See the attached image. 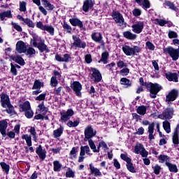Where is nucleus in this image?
Masks as SVG:
<instances>
[{
  "instance_id": "4",
  "label": "nucleus",
  "mask_w": 179,
  "mask_h": 179,
  "mask_svg": "<svg viewBox=\"0 0 179 179\" xmlns=\"http://www.w3.org/2000/svg\"><path fill=\"white\" fill-rule=\"evenodd\" d=\"M174 116V108H167L164 111L159 115L161 120H171Z\"/></svg>"
},
{
  "instance_id": "52",
  "label": "nucleus",
  "mask_w": 179,
  "mask_h": 179,
  "mask_svg": "<svg viewBox=\"0 0 179 179\" xmlns=\"http://www.w3.org/2000/svg\"><path fill=\"white\" fill-rule=\"evenodd\" d=\"M23 22L24 23H25V24L28 25L29 27H31L32 29H34L35 24L34 22L31 21V20L26 18L25 20H23Z\"/></svg>"
},
{
  "instance_id": "17",
  "label": "nucleus",
  "mask_w": 179,
  "mask_h": 179,
  "mask_svg": "<svg viewBox=\"0 0 179 179\" xmlns=\"http://www.w3.org/2000/svg\"><path fill=\"white\" fill-rule=\"evenodd\" d=\"M8 128V122L6 120L0 121V132L3 136H6V129Z\"/></svg>"
},
{
  "instance_id": "63",
  "label": "nucleus",
  "mask_w": 179,
  "mask_h": 179,
  "mask_svg": "<svg viewBox=\"0 0 179 179\" xmlns=\"http://www.w3.org/2000/svg\"><path fill=\"white\" fill-rule=\"evenodd\" d=\"M155 23L156 24H159V26H164V24H167V21L164 20L156 19Z\"/></svg>"
},
{
  "instance_id": "47",
  "label": "nucleus",
  "mask_w": 179,
  "mask_h": 179,
  "mask_svg": "<svg viewBox=\"0 0 179 179\" xmlns=\"http://www.w3.org/2000/svg\"><path fill=\"white\" fill-rule=\"evenodd\" d=\"M147 107L145 106H139L137 108V113L138 114H140V115H145L146 114V110H147Z\"/></svg>"
},
{
  "instance_id": "5",
  "label": "nucleus",
  "mask_w": 179,
  "mask_h": 179,
  "mask_svg": "<svg viewBox=\"0 0 179 179\" xmlns=\"http://www.w3.org/2000/svg\"><path fill=\"white\" fill-rule=\"evenodd\" d=\"M164 52L169 54L172 58L173 61H177L179 57L178 50L175 49L174 48L169 47L164 49Z\"/></svg>"
},
{
  "instance_id": "20",
  "label": "nucleus",
  "mask_w": 179,
  "mask_h": 179,
  "mask_svg": "<svg viewBox=\"0 0 179 179\" xmlns=\"http://www.w3.org/2000/svg\"><path fill=\"white\" fill-rule=\"evenodd\" d=\"M143 9H149L150 8V1L149 0H134Z\"/></svg>"
},
{
  "instance_id": "53",
  "label": "nucleus",
  "mask_w": 179,
  "mask_h": 179,
  "mask_svg": "<svg viewBox=\"0 0 179 179\" xmlns=\"http://www.w3.org/2000/svg\"><path fill=\"white\" fill-rule=\"evenodd\" d=\"M127 167L129 171H130L131 173H136V171H135V167H134V164H132V162H127Z\"/></svg>"
},
{
  "instance_id": "18",
  "label": "nucleus",
  "mask_w": 179,
  "mask_h": 179,
  "mask_svg": "<svg viewBox=\"0 0 179 179\" xmlns=\"http://www.w3.org/2000/svg\"><path fill=\"white\" fill-rule=\"evenodd\" d=\"M1 101L2 107H9L10 102H9V96L6 94H2L1 95Z\"/></svg>"
},
{
  "instance_id": "19",
  "label": "nucleus",
  "mask_w": 179,
  "mask_h": 179,
  "mask_svg": "<svg viewBox=\"0 0 179 179\" xmlns=\"http://www.w3.org/2000/svg\"><path fill=\"white\" fill-rule=\"evenodd\" d=\"M69 22L72 26L80 27V29H83V22L78 18H71Z\"/></svg>"
},
{
  "instance_id": "15",
  "label": "nucleus",
  "mask_w": 179,
  "mask_h": 179,
  "mask_svg": "<svg viewBox=\"0 0 179 179\" xmlns=\"http://www.w3.org/2000/svg\"><path fill=\"white\" fill-rule=\"evenodd\" d=\"M71 58V55L66 53L64 54L62 57H61L59 55H55V59L59 62H69Z\"/></svg>"
},
{
  "instance_id": "54",
  "label": "nucleus",
  "mask_w": 179,
  "mask_h": 179,
  "mask_svg": "<svg viewBox=\"0 0 179 179\" xmlns=\"http://www.w3.org/2000/svg\"><path fill=\"white\" fill-rule=\"evenodd\" d=\"M43 30L50 33L51 36H54V27H52V26L45 25V29Z\"/></svg>"
},
{
  "instance_id": "37",
  "label": "nucleus",
  "mask_w": 179,
  "mask_h": 179,
  "mask_svg": "<svg viewBox=\"0 0 179 179\" xmlns=\"http://www.w3.org/2000/svg\"><path fill=\"white\" fill-rule=\"evenodd\" d=\"M108 57H109L108 52H103L101 55V58L99 61V62H103V64H108V61H107V59H108Z\"/></svg>"
},
{
  "instance_id": "56",
  "label": "nucleus",
  "mask_w": 179,
  "mask_h": 179,
  "mask_svg": "<svg viewBox=\"0 0 179 179\" xmlns=\"http://www.w3.org/2000/svg\"><path fill=\"white\" fill-rule=\"evenodd\" d=\"M120 157L122 160L127 163H129L131 162V158L129 157V156L127 154H121Z\"/></svg>"
},
{
  "instance_id": "13",
  "label": "nucleus",
  "mask_w": 179,
  "mask_h": 179,
  "mask_svg": "<svg viewBox=\"0 0 179 179\" xmlns=\"http://www.w3.org/2000/svg\"><path fill=\"white\" fill-rule=\"evenodd\" d=\"M91 71L92 72L91 79H92L94 82H100V80L102 79L100 71L94 68L91 69Z\"/></svg>"
},
{
  "instance_id": "40",
  "label": "nucleus",
  "mask_w": 179,
  "mask_h": 179,
  "mask_svg": "<svg viewBox=\"0 0 179 179\" xmlns=\"http://www.w3.org/2000/svg\"><path fill=\"white\" fill-rule=\"evenodd\" d=\"M120 83H121V85L126 86V87H129L132 85V82H131V80H128L126 78H121Z\"/></svg>"
},
{
  "instance_id": "27",
  "label": "nucleus",
  "mask_w": 179,
  "mask_h": 179,
  "mask_svg": "<svg viewBox=\"0 0 179 179\" xmlns=\"http://www.w3.org/2000/svg\"><path fill=\"white\" fill-rule=\"evenodd\" d=\"M11 59H13V61H14L17 64H19V65H21L22 66L24 65V59H23V58H22V57L19 55L12 56Z\"/></svg>"
},
{
  "instance_id": "28",
  "label": "nucleus",
  "mask_w": 179,
  "mask_h": 179,
  "mask_svg": "<svg viewBox=\"0 0 179 179\" xmlns=\"http://www.w3.org/2000/svg\"><path fill=\"white\" fill-rule=\"evenodd\" d=\"M92 38L95 43H100L103 40V36L100 33L94 32L92 34Z\"/></svg>"
},
{
  "instance_id": "25",
  "label": "nucleus",
  "mask_w": 179,
  "mask_h": 179,
  "mask_svg": "<svg viewBox=\"0 0 179 179\" xmlns=\"http://www.w3.org/2000/svg\"><path fill=\"white\" fill-rule=\"evenodd\" d=\"M5 17H7L8 19H12V13L10 10L0 13V20L3 21L5 20Z\"/></svg>"
},
{
  "instance_id": "45",
  "label": "nucleus",
  "mask_w": 179,
  "mask_h": 179,
  "mask_svg": "<svg viewBox=\"0 0 179 179\" xmlns=\"http://www.w3.org/2000/svg\"><path fill=\"white\" fill-rule=\"evenodd\" d=\"M66 178H75V171L71 168H68L66 172Z\"/></svg>"
},
{
  "instance_id": "58",
  "label": "nucleus",
  "mask_w": 179,
  "mask_h": 179,
  "mask_svg": "<svg viewBox=\"0 0 179 179\" xmlns=\"http://www.w3.org/2000/svg\"><path fill=\"white\" fill-rule=\"evenodd\" d=\"M33 115H34V113H33V110H31V108L28 110H25V117L27 118H32Z\"/></svg>"
},
{
  "instance_id": "35",
  "label": "nucleus",
  "mask_w": 179,
  "mask_h": 179,
  "mask_svg": "<svg viewBox=\"0 0 179 179\" xmlns=\"http://www.w3.org/2000/svg\"><path fill=\"white\" fill-rule=\"evenodd\" d=\"M166 166L171 173H178V169H177V165L166 162Z\"/></svg>"
},
{
  "instance_id": "30",
  "label": "nucleus",
  "mask_w": 179,
  "mask_h": 179,
  "mask_svg": "<svg viewBox=\"0 0 179 179\" xmlns=\"http://www.w3.org/2000/svg\"><path fill=\"white\" fill-rule=\"evenodd\" d=\"M38 111L41 113V114H43V115H45L47 113H48V108L45 107L44 106V101H43L41 104L38 106Z\"/></svg>"
},
{
  "instance_id": "49",
  "label": "nucleus",
  "mask_w": 179,
  "mask_h": 179,
  "mask_svg": "<svg viewBox=\"0 0 179 179\" xmlns=\"http://www.w3.org/2000/svg\"><path fill=\"white\" fill-rule=\"evenodd\" d=\"M100 148H102L104 152H107V150L108 149V146L107 145V143H106L104 141H100L98 145L99 150L100 152Z\"/></svg>"
},
{
  "instance_id": "41",
  "label": "nucleus",
  "mask_w": 179,
  "mask_h": 179,
  "mask_svg": "<svg viewBox=\"0 0 179 179\" xmlns=\"http://www.w3.org/2000/svg\"><path fill=\"white\" fill-rule=\"evenodd\" d=\"M62 167V164H61V163H59V161L53 162L54 171H56V172L61 171Z\"/></svg>"
},
{
  "instance_id": "36",
  "label": "nucleus",
  "mask_w": 179,
  "mask_h": 179,
  "mask_svg": "<svg viewBox=\"0 0 179 179\" xmlns=\"http://www.w3.org/2000/svg\"><path fill=\"white\" fill-rule=\"evenodd\" d=\"M22 139H24V141H26V143L27 145V146H29L30 148V146H31L32 143H31V136L29 135V134H24L22 136Z\"/></svg>"
},
{
  "instance_id": "16",
  "label": "nucleus",
  "mask_w": 179,
  "mask_h": 179,
  "mask_svg": "<svg viewBox=\"0 0 179 179\" xmlns=\"http://www.w3.org/2000/svg\"><path fill=\"white\" fill-rule=\"evenodd\" d=\"M31 36L33 38L31 39V44L33 47L37 48L38 43H41L43 40L34 32L31 33Z\"/></svg>"
},
{
  "instance_id": "3",
  "label": "nucleus",
  "mask_w": 179,
  "mask_h": 179,
  "mask_svg": "<svg viewBox=\"0 0 179 179\" xmlns=\"http://www.w3.org/2000/svg\"><path fill=\"white\" fill-rule=\"evenodd\" d=\"M134 153L136 155H141L143 157H148L149 155V152L141 143H137L134 146Z\"/></svg>"
},
{
  "instance_id": "46",
  "label": "nucleus",
  "mask_w": 179,
  "mask_h": 179,
  "mask_svg": "<svg viewBox=\"0 0 179 179\" xmlns=\"http://www.w3.org/2000/svg\"><path fill=\"white\" fill-rule=\"evenodd\" d=\"M163 128L166 131V134H170V132H171L170 122H169V121L164 122H163Z\"/></svg>"
},
{
  "instance_id": "61",
  "label": "nucleus",
  "mask_w": 179,
  "mask_h": 179,
  "mask_svg": "<svg viewBox=\"0 0 179 179\" xmlns=\"http://www.w3.org/2000/svg\"><path fill=\"white\" fill-rule=\"evenodd\" d=\"M169 38H177V37H178V34L174 31H169Z\"/></svg>"
},
{
  "instance_id": "23",
  "label": "nucleus",
  "mask_w": 179,
  "mask_h": 179,
  "mask_svg": "<svg viewBox=\"0 0 179 179\" xmlns=\"http://www.w3.org/2000/svg\"><path fill=\"white\" fill-rule=\"evenodd\" d=\"M93 8V1L92 0H85L83 6L84 12H89V9Z\"/></svg>"
},
{
  "instance_id": "51",
  "label": "nucleus",
  "mask_w": 179,
  "mask_h": 179,
  "mask_svg": "<svg viewBox=\"0 0 179 179\" xmlns=\"http://www.w3.org/2000/svg\"><path fill=\"white\" fill-rule=\"evenodd\" d=\"M80 122L79 121V120H74L73 122L72 121H69L68 123H67V125L70 127V128H72V127H78L79 125V123Z\"/></svg>"
},
{
  "instance_id": "21",
  "label": "nucleus",
  "mask_w": 179,
  "mask_h": 179,
  "mask_svg": "<svg viewBox=\"0 0 179 179\" xmlns=\"http://www.w3.org/2000/svg\"><path fill=\"white\" fill-rule=\"evenodd\" d=\"M36 153H37V155H38L39 158L41 159L42 162L44 160V159H45L46 152H45V150H43V147H41V145H39L36 148Z\"/></svg>"
},
{
  "instance_id": "33",
  "label": "nucleus",
  "mask_w": 179,
  "mask_h": 179,
  "mask_svg": "<svg viewBox=\"0 0 179 179\" xmlns=\"http://www.w3.org/2000/svg\"><path fill=\"white\" fill-rule=\"evenodd\" d=\"M36 48L41 52H44V51L47 50V45L44 43V41L43 40L38 43Z\"/></svg>"
},
{
  "instance_id": "31",
  "label": "nucleus",
  "mask_w": 179,
  "mask_h": 179,
  "mask_svg": "<svg viewBox=\"0 0 179 179\" xmlns=\"http://www.w3.org/2000/svg\"><path fill=\"white\" fill-rule=\"evenodd\" d=\"M80 152L83 155H87L88 156H92L93 154L90 153V148H89V145H85L80 147Z\"/></svg>"
},
{
  "instance_id": "44",
  "label": "nucleus",
  "mask_w": 179,
  "mask_h": 179,
  "mask_svg": "<svg viewBox=\"0 0 179 179\" xmlns=\"http://www.w3.org/2000/svg\"><path fill=\"white\" fill-rule=\"evenodd\" d=\"M0 166L3 170V171H5L6 174H9V170L10 169V166L8 165L5 162H1Z\"/></svg>"
},
{
  "instance_id": "2",
  "label": "nucleus",
  "mask_w": 179,
  "mask_h": 179,
  "mask_svg": "<svg viewBox=\"0 0 179 179\" xmlns=\"http://www.w3.org/2000/svg\"><path fill=\"white\" fill-rule=\"evenodd\" d=\"M122 51L129 57L134 56L136 52H141V48L138 46H134L131 48L129 45H124L122 47Z\"/></svg>"
},
{
  "instance_id": "64",
  "label": "nucleus",
  "mask_w": 179,
  "mask_h": 179,
  "mask_svg": "<svg viewBox=\"0 0 179 179\" xmlns=\"http://www.w3.org/2000/svg\"><path fill=\"white\" fill-rule=\"evenodd\" d=\"M120 75H122V76H127L128 75V73H129V69H128V68L122 69L120 71Z\"/></svg>"
},
{
  "instance_id": "9",
  "label": "nucleus",
  "mask_w": 179,
  "mask_h": 179,
  "mask_svg": "<svg viewBox=\"0 0 179 179\" xmlns=\"http://www.w3.org/2000/svg\"><path fill=\"white\" fill-rule=\"evenodd\" d=\"M74 113H73V110L72 109H69L67 110V111H62L60 113V115H61V121L62 122H66V121H68V120H69L71 118V117H72V115H73Z\"/></svg>"
},
{
  "instance_id": "60",
  "label": "nucleus",
  "mask_w": 179,
  "mask_h": 179,
  "mask_svg": "<svg viewBox=\"0 0 179 179\" xmlns=\"http://www.w3.org/2000/svg\"><path fill=\"white\" fill-rule=\"evenodd\" d=\"M26 2L25 1H21L20 3V12H26Z\"/></svg>"
},
{
  "instance_id": "7",
  "label": "nucleus",
  "mask_w": 179,
  "mask_h": 179,
  "mask_svg": "<svg viewBox=\"0 0 179 179\" xmlns=\"http://www.w3.org/2000/svg\"><path fill=\"white\" fill-rule=\"evenodd\" d=\"M112 17L115 20V23L118 24V26H125V21L124 20V17H122V15H121V13L114 11L112 13Z\"/></svg>"
},
{
  "instance_id": "26",
  "label": "nucleus",
  "mask_w": 179,
  "mask_h": 179,
  "mask_svg": "<svg viewBox=\"0 0 179 179\" xmlns=\"http://www.w3.org/2000/svg\"><path fill=\"white\" fill-rule=\"evenodd\" d=\"M155 132V123H151L148 127V134H149V139L152 141V139H155V136L153 135Z\"/></svg>"
},
{
  "instance_id": "24",
  "label": "nucleus",
  "mask_w": 179,
  "mask_h": 179,
  "mask_svg": "<svg viewBox=\"0 0 179 179\" xmlns=\"http://www.w3.org/2000/svg\"><path fill=\"white\" fill-rule=\"evenodd\" d=\"M90 170L91 171V174H92L95 177L101 176V173L100 172V170L97 168H95L92 164H90Z\"/></svg>"
},
{
  "instance_id": "43",
  "label": "nucleus",
  "mask_w": 179,
  "mask_h": 179,
  "mask_svg": "<svg viewBox=\"0 0 179 179\" xmlns=\"http://www.w3.org/2000/svg\"><path fill=\"white\" fill-rule=\"evenodd\" d=\"M44 87V83H41L39 80H36L32 89L33 90H37V89H41V87Z\"/></svg>"
},
{
  "instance_id": "57",
  "label": "nucleus",
  "mask_w": 179,
  "mask_h": 179,
  "mask_svg": "<svg viewBox=\"0 0 179 179\" xmlns=\"http://www.w3.org/2000/svg\"><path fill=\"white\" fill-rule=\"evenodd\" d=\"M11 24H12L13 29H15V30H17V31H20H20H22L23 29H22V27H20V25L16 24V22H11Z\"/></svg>"
},
{
  "instance_id": "6",
  "label": "nucleus",
  "mask_w": 179,
  "mask_h": 179,
  "mask_svg": "<svg viewBox=\"0 0 179 179\" xmlns=\"http://www.w3.org/2000/svg\"><path fill=\"white\" fill-rule=\"evenodd\" d=\"M96 130L93 129L92 127L88 126L85 129V142H87V141H90L92 138L96 136Z\"/></svg>"
},
{
  "instance_id": "55",
  "label": "nucleus",
  "mask_w": 179,
  "mask_h": 179,
  "mask_svg": "<svg viewBox=\"0 0 179 179\" xmlns=\"http://www.w3.org/2000/svg\"><path fill=\"white\" fill-rule=\"evenodd\" d=\"M165 5H166V6H169V9H171L172 10H178L177 7H176V6H174V3H173L171 1H166Z\"/></svg>"
},
{
  "instance_id": "29",
  "label": "nucleus",
  "mask_w": 179,
  "mask_h": 179,
  "mask_svg": "<svg viewBox=\"0 0 179 179\" xmlns=\"http://www.w3.org/2000/svg\"><path fill=\"white\" fill-rule=\"evenodd\" d=\"M124 37L128 40H135L137 37L136 34H133L132 32L127 31L123 33Z\"/></svg>"
},
{
  "instance_id": "38",
  "label": "nucleus",
  "mask_w": 179,
  "mask_h": 179,
  "mask_svg": "<svg viewBox=\"0 0 179 179\" xmlns=\"http://www.w3.org/2000/svg\"><path fill=\"white\" fill-rule=\"evenodd\" d=\"M64 132V127H60V128L55 130L53 131V136L54 138H59L61 135H62V133Z\"/></svg>"
},
{
  "instance_id": "1",
  "label": "nucleus",
  "mask_w": 179,
  "mask_h": 179,
  "mask_svg": "<svg viewBox=\"0 0 179 179\" xmlns=\"http://www.w3.org/2000/svg\"><path fill=\"white\" fill-rule=\"evenodd\" d=\"M148 89H150V96L152 97V99H156V96H157V93L162 90V86L157 83H148L147 84Z\"/></svg>"
},
{
  "instance_id": "12",
  "label": "nucleus",
  "mask_w": 179,
  "mask_h": 179,
  "mask_svg": "<svg viewBox=\"0 0 179 179\" xmlns=\"http://www.w3.org/2000/svg\"><path fill=\"white\" fill-rule=\"evenodd\" d=\"M132 31L136 34H140L143 30L144 24L143 22H138L135 24L132 25Z\"/></svg>"
},
{
  "instance_id": "10",
  "label": "nucleus",
  "mask_w": 179,
  "mask_h": 179,
  "mask_svg": "<svg viewBox=\"0 0 179 179\" xmlns=\"http://www.w3.org/2000/svg\"><path fill=\"white\" fill-rule=\"evenodd\" d=\"M71 89H73V92L76 93V96L78 97L82 96V84H80L79 82L76 81L73 82L71 85Z\"/></svg>"
},
{
  "instance_id": "32",
  "label": "nucleus",
  "mask_w": 179,
  "mask_h": 179,
  "mask_svg": "<svg viewBox=\"0 0 179 179\" xmlns=\"http://www.w3.org/2000/svg\"><path fill=\"white\" fill-rule=\"evenodd\" d=\"M88 143L92 152H94V153L99 152V147H97L96 148V144H94V142L93 141V140L92 139L88 140Z\"/></svg>"
},
{
  "instance_id": "59",
  "label": "nucleus",
  "mask_w": 179,
  "mask_h": 179,
  "mask_svg": "<svg viewBox=\"0 0 179 179\" xmlns=\"http://www.w3.org/2000/svg\"><path fill=\"white\" fill-rule=\"evenodd\" d=\"M146 47L150 50V51H155V45L152 43L150 41H147L145 43Z\"/></svg>"
},
{
  "instance_id": "50",
  "label": "nucleus",
  "mask_w": 179,
  "mask_h": 179,
  "mask_svg": "<svg viewBox=\"0 0 179 179\" xmlns=\"http://www.w3.org/2000/svg\"><path fill=\"white\" fill-rule=\"evenodd\" d=\"M172 141H173V145H175V146H178V145H179L178 134L173 133V136H172Z\"/></svg>"
},
{
  "instance_id": "11",
  "label": "nucleus",
  "mask_w": 179,
  "mask_h": 179,
  "mask_svg": "<svg viewBox=\"0 0 179 179\" xmlns=\"http://www.w3.org/2000/svg\"><path fill=\"white\" fill-rule=\"evenodd\" d=\"M177 97H178V91L173 90L166 96V101L168 103V104H170V102L176 101V99H177Z\"/></svg>"
},
{
  "instance_id": "39",
  "label": "nucleus",
  "mask_w": 179,
  "mask_h": 179,
  "mask_svg": "<svg viewBox=\"0 0 179 179\" xmlns=\"http://www.w3.org/2000/svg\"><path fill=\"white\" fill-rule=\"evenodd\" d=\"M20 108L22 111H27L31 108L30 106V102L29 101H25L23 104L20 105Z\"/></svg>"
},
{
  "instance_id": "34",
  "label": "nucleus",
  "mask_w": 179,
  "mask_h": 179,
  "mask_svg": "<svg viewBox=\"0 0 179 179\" xmlns=\"http://www.w3.org/2000/svg\"><path fill=\"white\" fill-rule=\"evenodd\" d=\"M158 160L159 163H166V166H167V163H169L170 157L167 155H160L158 157Z\"/></svg>"
},
{
  "instance_id": "42",
  "label": "nucleus",
  "mask_w": 179,
  "mask_h": 179,
  "mask_svg": "<svg viewBox=\"0 0 179 179\" xmlns=\"http://www.w3.org/2000/svg\"><path fill=\"white\" fill-rule=\"evenodd\" d=\"M79 150L78 147H73L72 148L71 150L70 151L69 155L71 159H76L78 150Z\"/></svg>"
},
{
  "instance_id": "48",
  "label": "nucleus",
  "mask_w": 179,
  "mask_h": 179,
  "mask_svg": "<svg viewBox=\"0 0 179 179\" xmlns=\"http://www.w3.org/2000/svg\"><path fill=\"white\" fill-rule=\"evenodd\" d=\"M42 2H43L45 8H48V10H52V9L55 8L54 5L51 4V3H50L48 0H42Z\"/></svg>"
},
{
  "instance_id": "62",
  "label": "nucleus",
  "mask_w": 179,
  "mask_h": 179,
  "mask_svg": "<svg viewBox=\"0 0 179 179\" xmlns=\"http://www.w3.org/2000/svg\"><path fill=\"white\" fill-rule=\"evenodd\" d=\"M50 85L53 87H55L58 85V80H57V77H52L51 78Z\"/></svg>"
},
{
  "instance_id": "14",
  "label": "nucleus",
  "mask_w": 179,
  "mask_h": 179,
  "mask_svg": "<svg viewBox=\"0 0 179 179\" xmlns=\"http://www.w3.org/2000/svg\"><path fill=\"white\" fill-rule=\"evenodd\" d=\"M15 50L17 51V52H18V54H23L26 52L27 48L24 42L22 41L17 42Z\"/></svg>"
},
{
  "instance_id": "8",
  "label": "nucleus",
  "mask_w": 179,
  "mask_h": 179,
  "mask_svg": "<svg viewBox=\"0 0 179 179\" xmlns=\"http://www.w3.org/2000/svg\"><path fill=\"white\" fill-rule=\"evenodd\" d=\"M73 43L71 45V47H76L77 48H86V43L83 42L80 40V38L73 35Z\"/></svg>"
},
{
  "instance_id": "22",
  "label": "nucleus",
  "mask_w": 179,
  "mask_h": 179,
  "mask_svg": "<svg viewBox=\"0 0 179 179\" xmlns=\"http://www.w3.org/2000/svg\"><path fill=\"white\" fill-rule=\"evenodd\" d=\"M166 78L169 80V82H178V76L176 73H166Z\"/></svg>"
}]
</instances>
